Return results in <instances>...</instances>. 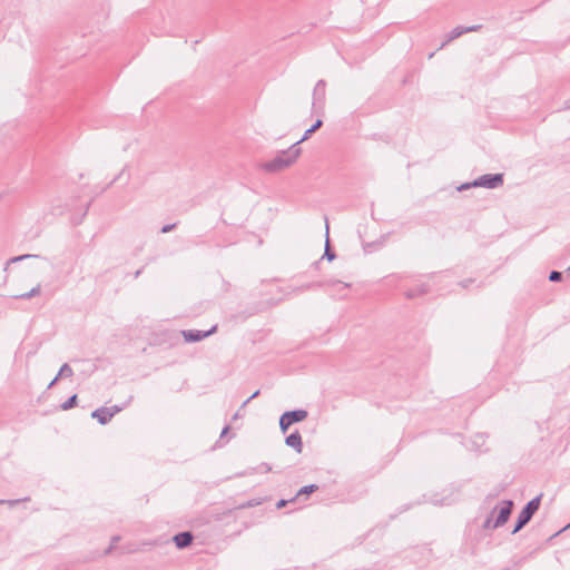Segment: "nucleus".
Returning <instances> with one entry per match:
<instances>
[{
    "mask_svg": "<svg viewBox=\"0 0 570 570\" xmlns=\"http://www.w3.org/2000/svg\"><path fill=\"white\" fill-rule=\"evenodd\" d=\"M120 540V537L119 535H114L111 538V543L110 546L105 550V554H110L112 552V550L115 549L116 547V543Z\"/></svg>",
    "mask_w": 570,
    "mask_h": 570,
    "instance_id": "412c9836",
    "label": "nucleus"
},
{
    "mask_svg": "<svg viewBox=\"0 0 570 570\" xmlns=\"http://www.w3.org/2000/svg\"><path fill=\"white\" fill-rule=\"evenodd\" d=\"M317 490H318V487L316 484L304 485L298 490L295 498H296V500H298L301 497L312 494Z\"/></svg>",
    "mask_w": 570,
    "mask_h": 570,
    "instance_id": "dca6fc26",
    "label": "nucleus"
},
{
    "mask_svg": "<svg viewBox=\"0 0 570 570\" xmlns=\"http://www.w3.org/2000/svg\"><path fill=\"white\" fill-rule=\"evenodd\" d=\"M283 415L284 419L288 421L289 424H294L304 421L307 417L308 413L306 410L297 409L293 411H286L283 413Z\"/></svg>",
    "mask_w": 570,
    "mask_h": 570,
    "instance_id": "1a4fd4ad",
    "label": "nucleus"
},
{
    "mask_svg": "<svg viewBox=\"0 0 570 570\" xmlns=\"http://www.w3.org/2000/svg\"><path fill=\"white\" fill-rule=\"evenodd\" d=\"M301 153L302 149L298 147V142H294L288 149L277 153L272 160L262 164V168L267 173L282 171L292 166Z\"/></svg>",
    "mask_w": 570,
    "mask_h": 570,
    "instance_id": "f257e3e1",
    "label": "nucleus"
},
{
    "mask_svg": "<svg viewBox=\"0 0 570 570\" xmlns=\"http://www.w3.org/2000/svg\"><path fill=\"white\" fill-rule=\"evenodd\" d=\"M58 375L55 376V379L49 383L48 389H51L59 380Z\"/></svg>",
    "mask_w": 570,
    "mask_h": 570,
    "instance_id": "c9c22d12",
    "label": "nucleus"
},
{
    "mask_svg": "<svg viewBox=\"0 0 570 570\" xmlns=\"http://www.w3.org/2000/svg\"><path fill=\"white\" fill-rule=\"evenodd\" d=\"M216 330H217V325H214L208 331L184 330V331H181V335L186 342L195 343V342H200L204 338L210 336L212 334H214L216 332Z\"/></svg>",
    "mask_w": 570,
    "mask_h": 570,
    "instance_id": "39448f33",
    "label": "nucleus"
},
{
    "mask_svg": "<svg viewBox=\"0 0 570 570\" xmlns=\"http://www.w3.org/2000/svg\"><path fill=\"white\" fill-rule=\"evenodd\" d=\"M109 409H110L109 412L112 413V416H114L115 414H117L118 412H120L122 410V406L114 405Z\"/></svg>",
    "mask_w": 570,
    "mask_h": 570,
    "instance_id": "473e14b6",
    "label": "nucleus"
},
{
    "mask_svg": "<svg viewBox=\"0 0 570 570\" xmlns=\"http://www.w3.org/2000/svg\"><path fill=\"white\" fill-rule=\"evenodd\" d=\"M228 431H229V426H228V425H226V426L223 429L222 433H220V438H224V436L227 434V432H228Z\"/></svg>",
    "mask_w": 570,
    "mask_h": 570,
    "instance_id": "e433bc0d",
    "label": "nucleus"
},
{
    "mask_svg": "<svg viewBox=\"0 0 570 570\" xmlns=\"http://www.w3.org/2000/svg\"><path fill=\"white\" fill-rule=\"evenodd\" d=\"M325 88H326L325 80L320 79L316 82L314 90H313V102H312L313 109H315V110L323 109L324 104H325V96H326Z\"/></svg>",
    "mask_w": 570,
    "mask_h": 570,
    "instance_id": "423d86ee",
    "label": "nucleus"
},
{
    "mask_svg": "<svg viewBox=\"0 0 570 570\" xmlns=\"http://www.w3.org/2000/svg\"><path fill=\"white\" fill-rule=\"evenodd\" d=\"M13 297L14 298H19V299H29L30 298L29 292H26V293H22V294H19V295H14Z\"/></svg>",
    "mask_w": 570,
    "mask_h": 570,
    "instance_id": "f704fd0d",
    "label": "nucleus"
},
{
    "mask_svg": "<svg viewBox=\"0 0 570 570\" xmlns=\"http://www.w3.org/2000/svg\"><path fill=\"white\" fill-rule=\"evenodd\" d=\"M513 501L512 500H503L502 507L499 509L498 515L492 524L493 529L500 528L505 524L512 513Z\"/></svg>",
    "mask_w": 570,
    "mask_h": 570,
    "instance_id": "20e7f679",
    "label": "nucleus"
},
{
    "mask_svg": "<svg viewBox=\"0 0 570 570\" xmlns=\"http://www.w3.org/2000/svg\"><path fill=\"white\" fill-rule=\"evenodd\" d=\"M110 409L106 406H101L99 409H96L91 416L96 419L100 424L105 425L112 419V413L109 412Z\"/></svg>",
    "mask_w": 570,
    "mask_h": 570,
    "instance_id": "9b49d317",
    "label": "nucleus"
},
{
    "mask_svg": "<svg viewBox=\"0 0 570 570\" xmlns=\"http://www.w3.org/2000/svg\"><path fill=\"white\" fill-rule=\"evenodd\" d=\"M480 28H481V26H479V24H474V26H470V27H460V26L455 27L454 29H452L449 32V35L446 37V40L441 43L439 49L444 48L449 42H451L454 39L461 37L462 35L468 33V32H472V31H476Z\"/></svg>",
    "mask_w": 570,
    "mask_h": 570,
    "instance_id": "0eeeda50",
    "label": "nucleus"
},
{
    "mask_svg": "<svg viewBox=\"0 0 570 570\" xmlns=\"http://www.w3.org/2000/svg\"><path fill=\"white\" fill-rule=\"evenodd\" d=\"M285 444L293 448L297 453L303 450L302 435L298 431H295L286 436Z\"/></svg>",
    "mask_w": 570,
    "mask_h": 570,
    "instance_id": "9d476101",
    "label": "nucleus"
},
{
    "mask_svg": "<svg viewBox=\"0 0 570 570\" xmlns=\"http://www.w3.org/2000/svg\"><path fill=\"white\" fill-rule=\"evenodd\" d=\"M41 292V286L40 284H38L37 286L32 287L30 291H29V296L30 298L31 297H35V296H38Z\"/></svg>",
    "mask_w": 570,
    "mask_h": 570,
    "instance_id": "bb28decb",
    "label": "nucleus"
},
{
    "mask_svg": "<svg viewBox=\"0 0 570 570\" xmlns=\"http://www.w3.org/2000/svg\"><path fill=\"white\" fill-rule=\"evenodd\" d=\"M58 377H71L73 375V370L68 363L62 364L58 372Z\"/></svg>",
    "mask_w": 570,
    "mask_h": 570,
    "instance_id": "f3484780",
    "label": "nucleus"
},
{
    "mask_svg": "<svg viewBox=\"0 0 570 570\" xmlns=\"http://www.w3.org/2000/svg\"><path fill=\"white\" fill-rule=\"evenodd\" d=\"M324 284H327V285L338 284V285H342L343 288H348L350 287V284H347V283H342L340 281H331V282H326V283H308V284H305V285L298 287L297 289L299 292H304V291H308V289L314 288V287L323 286Z\"/></svg>",
    "mask_w": 570,
    "mask_h": 570,
    "instance_id": "4468645a",
    "label": "nucleus"
},
{
    "mask_svg": "<svg viewBox=\"0 0 570 570\" xmlns=\"http://www.w3.org/2000/svg\"><path fill=\"white\" fill-rule=\"evenodd\" d=\"M176 226H177V224H176V223H174V224H167V225H164V226L161 227V229H160V233H163V234L169 233V232H171Z\"/></svg>",
    "mask_w": 570,
    "mask_h": 570,
    "instance_id": "cd10ccee",
    "label": "nucleus"
},
{
    "mask_svg": "<svg viewBox=\"0 0 570 570\" xmlns=\"http://www.w3.org/2000/svg\"><path fill=\"white\" fill-rule=\"evenodd\" d=\"M549 281L550 282H560V281H562V273L558 272V271L550 272Z\"/></svg>",
    "mask_w": 570,
    "mask_h": 570,
    "instance_id": "aec40b11",
    "label": "nucleus"
},
{
    "mask_svg": "<svg viewBox=\"0 0 570 570\" xmlns=\"http://www.w3.org/2000/svg\"><path fill=\"white\" fill-rule=\"evenodd\" d=\"M194 535L190 531H183L173 537V541L178 549H185L193 543Z\"/></svg>",
    "mask_w": 570,
    "mask_h": 570,
    "instance_id": "6e6552de",
    "label": "nucleus"
},
{
    "mask_svg": "<svg viewBox=\"0 0 570 570\" xmlns=\"http://www.w3.org/2000/svg\"><path fill=\"white\" fill-rule=\"evenodd\" d=\"M563 109H570V98L564 101Z\"/></svg>",
    "mask_w": 570,
    "mask_h": 570,
    "instance_id": "4c0bfd02",
    "label": "nucleus"
},
{
    "mask_svg": "<svg viewBox=\"0 0 570 570\" xmlns=\"http://www.w3.org/2000/svg\"><path fill=\"white\" fill-rule=\"evenodd\" d=\"M26 501H29V498L17 499V500H7V501H4V500H0V504H2V503H7V504H9L10 507H14V505H17L18 503H20V502H26Z\"/></svg>",
    "mask_w": 570,
    "mask_h": 570,
    "instance_id": "5701e85b",
    "label": "nucleus"
},
{
    "mask_svg": "<svg viewBox=\"0 0 570 570\" xmlns=\"http://www.w3.org/2000/svg\"><path fill=\"white\" fill-rule=\"evenodd\" d=\"M495 511H497V507H495V508L493 509V511L491 512V515H489V517L484 520L483 525H482V527H483V529H485V530L493 529V528H492V524H493V522H494V521L492 520V515L494 514V512H495Z\"/></svg>",
    "mask_w": 570,
    "mask_h": 570,
    "instance_id": "6ab92c4d",
    "label": "nucleus"
},
{
    "mask_svg": "<svg viewBox=\"0 0 570 570\" xmlns=\"http://www.w3.org/2000/svg\"><path fill=\"white\" fill-rule=\"evenodd\" d=\"M473 283V279L472 278H469V279H464L462 282L459 283V285L463 288H466L470 284Z\"/></svg>",
    "mask_w": 570,
    "mask_h": 570,
    "instance_id": "2f4dec72",
    "label": "nucleus"
},
{
    "mask_svg": "<svg viewBox=\"0 0 570 570\" xmlns=\"http://www.w3.org/2000/svg\"><path fill=\"white\" fill-rule=\"evenodd\" d=\"M429 291H430L429 284L421 283L417 286L407 289L405 292V296H406V298L412 299V298H415V297H419V296H422V295L429 293Z\"/></svg>",
    "mask_w": 570,
    "mask_h": 570,
    "instance_id": "f8f14e48",
    "label": "nucleus"
},
{
    "mask_svg": "<svg viewBox=\"0 0 570 570\" xmlns=\"http://www.w3.org/2000/svg\"><path fill=\"white\" fill-rule=\"evenodd\" d=\"M292 424L288 423V421H286L284 419V415L282 414L281 417H279V429L283 433H286L288 428L291 426Z\"/></svg>",
    "mask_w": 570,
    "mask_h": 570,
    "instance_id": "4be33fe9",
    "label": "nucleus"
},
{
    "mask_svg": "<svg viewBox=\"0 0 570 570\" xmlns=\"http://www.w3.org/2000/svg\"><path fill=\"white\" fill-rule=\"evenodd\" d=\"M272 471V468L268 463H262L259 466H257V472L259 473H267Z\"/></svg>",
    "mask_w": 570,
    "mask_h": 570,
    "instance_id": "393cba45",
    "label": "nucleus"
},
{
    "mask_svg": "<svg viewBox=\"0 0 570 570\" xmlns=\"http://www.w3.org/2000/svg\"><path fill=\"white\" fill-rule=\"evenodd\" d=\"M325 228H326V242H325V252H324V255L322 256V258H326L327 261L332 262L335 259L336 255L331 249V246H330V238H328L330 226H328V220L326 217H325Z\"/></svg>",
    "mask_w": 570,
    "mask_h": 570,
    "instance_id": "ddd939ff",
    "label": "nucleus"
},
{
    "mask_svg": "<svg viewBox=\"0 0 570 570\" xmlns=\"http://www.w3.org/2000/svg\"><path fill=\"white\" fill-rule=\"evenodd\" d=\"M542 493H540L539 495H537L535 498L531 499L523 508L522 510L520 511L518 518H517V521H515V524H514V528L512 530V534H515L517 532H519L523 527H525L530 520L532 519V517L534 515V513L539 510L540 508V503H541V499H542Z\"/></svg>",
    "mask_w": 570,
    "mask_h": 570,
    "instance_id": "f03ea898",
    "label": "nucleus"
},
{
    "mask_svg": "<svg viewBox=\"0 0 570 570\" xmlns=\"http://www.w3.org/2000/svg\"><path fill=\"white\" fill-rule=\"evenodd\" d=\"M31 257H36V256L35 255H30V254L20 255V256L11 258V262L16 263V262H20V261H23V259H27V258H31Z\"/></svg>",
    "mask_w": 570,
    "mask_h": 570,
    "instance_id": "c756f323",
    "label": "nucleus"
},
{
    "mask_svg": "<svg viewBox=\"0 0 570 570\" xmlns=\"http://www.w3.org/2000/svg\"><path fill=\"white\" fill-rule=\"evenodd\" d=\"M140 274H141V269L136 271V273H135V275H134V276H135V278H138V277L140 276Z\"/></svg>",
    "mask_w": 570,
    "mask_h": 570,
    "instance_id": "58836bf2",
    "label": "nucleus"
},
{
    "mask_svg": "<svg viewBox=\"0 0 570 570\" xmlns=\"http://www.w3.org/2000/svg\"><path fill=\"white\" fill-rule=\"evenodd\" d=\"M323 125L322 119H317L307 130H305L303 137L297 141L298 146L301 142L307 140L313 132H315L317 129H320Z\"/></svg>",
    "mask_w": 570,
    "mask_h": 570,
    "instance_id": "2eb2a0df",
    "label": "nucleus"
},
{
    "mask_svg": "<svg viewBox=\"0 0 570 570\" xmlns=\"http://www.w3.org/2000/svg\"><path fill=\"white\" fill-rule=\"evenodd\" d=\"M121 175H124V171H120V175L114 179L116 181Z\"/></svg>",
    "mask_w": 570,
    "mask_h": 570,
    "instance_id": "ea45409f",
    "label": "nucleus"
},
{
    "mask_svg": "<svg viewBox=\"0 0 570 570\" xmlns=\"http://www.w3.org/2000/svg\"><path fill=\"white\" fill-rule=\"evenodd\" d=\"M41 292V286L40 284H38L37 286L32 287L30 291H29V296L30 298L31 297H35V296H38Z\"/></svg>",
    "mask_w": 570,
    "mask_h": 570,
    "instance_id": "a878e982",
    "label": "nucleus"
},
{
    "mask_svg": "<svg viewBox=\"0 0 570 570\" xmlns=\"http://www.w3.org/2000/svg\"><path fill=\"white\" fill-rule=\"evenodd\" d=\"M503 184V174H484L472 181L473 187L494 189Z\"/></svg>",
    "mask_w": 570,
    "mask_h": 570,
    "instance_id": "7ed1b4c3",
    "label": "nucleus"
},
{
    "mask_svg": "<svg viewBox=\"0 0 570 570\" xmlns=\"http://www.w3.org/2000/svg\"><path fill=\"white\" fill-rule=\"evenodd\" d=\"M471 187H473L472 181H471V183H464V184H462V185L458 188V190L462 191V190L469 189V188H471Z\"/></svg>",
    "mask_w": 570,
    "mask_h": 570,
    "instance_id": "72a5a7b5",
    "label": "nucleus"
},
{
    "mask_svg": "<svg viewBox=\"0 0 570 570\" xmlns=\"http://www.w3.org/2000/svg\"><path fill=\"white\" fill-rule=\"evenodd\" d=\"M484 435L483 434H476L473 440V444L480 449L484 444Z\"/></svg>",
    "mask_w": 570,
    "mask_h": 570,
    "instance_id": "b1692460",
    "label": "nucleus"
},
{
    "mask_svg": "<svg viewBox=\"0 0 570 570\" xmlns=\"http://www.w3.org/2000/svg\"><path fill=\"white\" fill-rule=\"evenodd\" d=\"M295 501H296V498H295V497H294V498H292L291 500H284V499H282V500H279V501L276 503V507H277L278 509H281V508L285 507L287 503H289V502H295Z\"/></svg>",
    "mask_w": 570,
    "mask_h": 570,
    "instance_id": "c85d7f7f",
    "label": "nucleus"
},
{
    "mask_svg": "<svg viewBox=\"0 0 570 570\" xmlns=\"http://www.w3.org/2000/svg\"><path fill=\"white\" fill-rule=\"evenodd\" d=\"M259 390L255 391L244 403L242 404V407H245L253 399L258 396Z\"/></svg>",
    "mask_w": 570,
    "mask_h": 570,
    "instance_id": "7c9ffc66",
    "label": "nucleus"
},
{
    "mask_svg": "<svg viewBox=\"0 0 570 570\" xmlns=\"http://www.w3.org/2000/svg\"><path fill=\"white\" fill-rule=\"evenodd\" d=\"M569 527H570V523H569L564 529H567V528H569Z\"/></svg>",
    "mask_w": 570,
    "mask_h": 570,
    "instance_id": "a19ab883",
    "label": "nucleus"
},
{
    "mask_svg": "<svg viewBox=\"0 0 570 570\" xmlns=\"http://www.w3.org/2000/svg\"><path fill=\"white\" fill-rule=\"evenodd\" d=\"M77 400H78V396L77 394H73L71 395L67 401H65L60 407L63 410V411H67V410H70L72 407H75L77 405Z\"/></svg>",
    "mask_w": 570,
    "mask_h": 570,
    "instance_id": "a211bd4d",
    "label": "nucleus"
}]
</instances>
